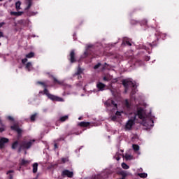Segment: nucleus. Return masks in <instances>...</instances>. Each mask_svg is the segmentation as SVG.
Returning a JSON list of instances; mask_svg holds the SVG:
<instances>
[{"mask_svg":"<svg viewBox=\"0 0 179 179\" xmlns=\"http://www.w3.org/2000/svg\"><path fill=\"white\" fill-rule=\"evenodd\" d=\"M101 66V64L98 63L96 65L94 66V69H99L100 66Z\"/></svg>","mask_w":179,"mask_h":179,"instance_id":"cd10ccee","label":"nucleus"},{"mask_svg":"<svg viewBox=\"0 0 179 179\" xmlns=\"http://www.w3.org/2000/svg\"><path fill=\"white\" fill-rule=\"evenodd\" d=\"M57 144H55V148L57 149Z\"/></svg>","mask_w":179,"mask_h":179,"instance_id":"a18cd8bd","label":"nucleus"},{"mask_svg":"<svg viewBox=\"0 0 179 179\" xmlns=\"http://www.w3.org/2000/svg\"><path fill=\"white\" fill-rule=\"evenodd\" d=\"M62 176H63V177H69L71 178L73 177V172L70 171L69 170H64L62 171Z\"/></svg>","mask_w":179,"mask_h":179,"instance_id":"423d86ee","label":"nucleus"},{"mask_svg":"<svg viewBox=\"0 0 179 179\" xmlns=\"http://www.w3.org/2000/svg\"><path fill=\"white\" fill-rule=\"evenodd\" d=\"M3 24H5V22L0 23V27H2V26H3Z\"/></svg>","mask_w":179,"mask_h":179,"instance_id":"c9c22d12","label":"nucleus"},{"mask_svg":"<svg viewBox=\"0 0 179 179\" xmlns=\"http://www.w3.org/2000/svg\"><path fill=\"white\" fill-rule=\"evenodd\" d=\"M11 129H13V131H16V132H17V134H22V129H19L16 126H12Z\"/></svg>","mask_w":179,"mask_h":179,"instance_id":"2eb2a0df","label":"nucleus"},{"mask_svg":"<svg viewBox=\"0 0 179 179\" xmlns=\"http://www.w3.org/2000/svg\"><path fill=\"white\" fill-rule=\"evenodd\" d=\"M37 83H38V85H43L44 87H45V85H44V83L38 82Z\"/></svg>","mask_w":179,"mask_h":179,"instance_id":"473e14b6","label":"nucleus"},{"mask_svg":"<svg viewBox=\"0 0 179 179\" xmlns=\"http://www.w3.org/2000/svg\"><path fill=\"white\" fill-rule=\"evenodd\" d=\"M122 153H124V150H121L118 152L116 153L114 158L116 159V160L118 162L121 159L120 156H122Z\"/></svg>","mask_w":179,"mask_h":179,"instance_id":"f8f14e48","label":"nucleus"},{"mask_svg":"<svg viewBox=\"0 0 179 179\" xmlns=\"http://www.w3.org/2000/svg\"><path fill=\"white\" fill-rule=\"evenodd\" d=\"M78 125L80 127H89L90 125V122H80V123H78Z\"/></svg>","mask_w":179,"mask_h":179,"instance_id":"ddd939ff","label":"nucleus"},{"mask_svg":"<svg viewBox=\"0 0 179 179\" xmlns=\"http://www.w3.org/2000/svg\"><path fill=\"white\" fill-rule=\"evenodd\" d=\"M44 93L46 94V96H48V99L52 100V101H64V99L50 94L47 88L44 89Z\"/></svg>","mask_w":179,"mask_h":179,"instance_id":"f03ea898","label":"nucleus"},{"mask_svg":"<svg viewBox=\"0 0 179 179\" xmlns=\"http://www.w3.org/2000/svg\"><path fill=\"white\" fill-rule=\"evenodd\" d=\"M122 169H124V170H128V169H129V166H128L127 164L125 163H122Z\"/></svg>","mask_w":179,"mask_h":179,"instance_id":"412c9836","label":"nucleus"},{"mask_svg":"<svg viewBox=\"0 0 179 179\" xmlns=\"http://www.w3.org/2000/svg\"><path fill=\"white\" fill-rule=\"evenodd\" d=\"M71 57V62L73 64V62H75V50H72L70 53Z\"/></svg>","mask_w":179,"mask_h":179,"instance_id":"4468645a","label":"nucleus"},{"mask_svg":"<svg viewBox=\"0 0 179 179\" xmlns=\"http://www.w3.org/2000/svg\"><path fill=\"white\" fill-rule=\"evenodd\" d=\"M20 5H22V3L20 1H17L15 3V8L17 9V10H20Z\"/></svg>","mask_w":179,"mask_h":179,"instance_id":"6ab92c4d","label":"nucleus"},{"mask_svg":"<svg viewBox=\"0 0 179 179\" xmlns=\"http://www.w3.org/2000/svg\"><path fill=\"white\" fill-rule=\"evenodd\" d=\"M33 142H34V140L29 141L28 143H24L22 144V146L19 149V152H21L22 149H30V147L31 146V143H33Z\"/></svg>","mask_w":179,"mask_h":179,"instance_id":"39448f33","label":"nucleus"},{"mask_svg":"<svg viewBox=\"0 0 179 179\" xmlns=\"http://www.w3.org/2000/svg\"><path fill=\"white\" fill-rule=\"evenodd\" d=\"M8 119L10 120V121H15V119H13V117L12 116H8Z\"/></svg>","mask_w":179,"mask_h":179,"instance_id":"c85d7f7f","label":"nucleus"},{"mask_svg":"<svg viewBox=\"0 0 179 179\" xmlns=\"http://www.w3.org/2000/svg\"><path fill=\"white\" fill-rule=\"evenodd\" d=\"M103 80H108V78H107V77H103Z\"/></svg>","mask_w":179,"mask_h":179,"instance_id":"ea45409f","label":"nucleus"},{"mask_svg":"<svg viewBox=\"0 0 179 179\" xmlns=\"http://www.w3.org/2000/svg\"><path fill=\"white\" fill-rule=\"evenodd\" d=\"M96 87L101 92H103V90H106V85L103 84V83H98L96 84Z\"/></svg>","mask_w":179,"mask_h":179,"instance_id":"9d476101","label":"nucleus"},{"mask_svg":"<svg viewBox=\"0 0 179 179\" xmlns=\"http://www.w3.org/2000/svg\"><path fill=\"white\" fill-rule=\"evenodd\" d=\"M0 37H3V33H2L1 31H0Z\"/></svg>","mask_w":179,"mask_h":179,"instance_id":"e433bc0d","label":"nucleus"},{"mask_svg":"<svg viewBox=\"0 0 179 179\" xmlns=\"http://www.w3.org/2000/svg\"><path fill=\"white\" fill-rule=\"evenodd\" d=\"M150 122H152V124H153V120H151Z\"/></svg>","mask_w":179,"mask_h":179,"instance_id":"de8ad7c7","label":"nucleus"},{"mask_svg":"<svg viewBox=\"0 0 179 179\" xmlns=\"http://www.w3.org/2000/svg\"><path fill=\"white\" fill-rule=\"evenodd\" d=\"M0 45H1V43H0Z\"/></svg>","mask_w":179,"mask_h":179,"instance_id":"864d4df0","label":"nucleus"},{"mask_svg":"<svg viewBox=\"0 0 179 179\" xmlns=\"http://www.w3.org/2000/svg\"><path fill=\"white\" fill-rule=\"evenodd\" d=\"M33 57H34V52H33L27 54L26 58L22 59V63L25 64L26 62H27V58H33Z\"/></svg>","mask_w":179,"mask_h":179,"instance_id":"6e6552de","label":"nucleus"},{"mask_svg":"<svg viewBox=\"0 0 179 179\" xmlns=\"http://www.w3.org/2000/svg\"><path fill=\"white\" fill-rule=\"evenodd\" d=\"M138 171L142 172V171H143V169L142 168H140V169H138Z\"/></svg>","mask_w":179,"mask_h":179,"instance_id":"a19ab883","label":"nucleus"},{"mask_svg":"<svg viewBox=\"0 0 179 179\" xmlns=\"http://www.w3.org/2000/svg\"><path fill=\"white\" fill-rule=\"evenodd\" d=\"M36 117H37V113H35L31 116V121H35Z\"/></svg>","mask_w":179,"mask_h":179,"instance_id":"393cba45","label":"nucleus"},{"mask_svg":"<svg viewBox=\"0 0 179 179\" xmlns=\"http://www.w3.org/2000/svg\"><path fill=\"white\" fill-rule=\"evenodd\" d=\"M105 65H107V63H105Z\"/></svg>","mask_w":179,"mask_h":179,"instance_id":"3c124183","label":"nucleus"},{"mask_svg":"<svg viewBox=\"0 0 179 179\" xmlns=\"http://www.w3.org/2000/svg\"><path fill=\"white\" fill-rule=\"evenodd\" d=\"M102 71H104V68H102Z\"/></svg>","mask_w":179,"mask_h":179,"instance_id":"09e8293b","label":"nucleus"},{"mask_svg":"<svg viewBox=\"0 0 179 179\" xmlns=\"http://www.w3.org/2000/svg\"><path fill=\"white\" fill-rule=\"evenodd\" d=\"M78 73H80V70H79V71H78Z\"/></svg>","mask_w":179,"mask_h":179,"instance_id":"49530a36","label":"nucleus"},{"mask_svg":"<svg viewBox=\"0 0 179 179\" xmlns=\"http://www.w3.org/2000/svg\"><path fill=\"white\" fill-rule=\"evenodd\" d=\"M66 120H68V115L63 116L60 118V121H62V122H64V121H66Z\"/></svg>","mask_w":179,"mask_h":179,"instance_id":"b1692460","label":"nucleus"},{"mask_svg":"<svg viewBox=\"0 0 179 179\" xmlns=\"http://www.w3.org/2000/svg\"><path fill=\"white\" fill-rule=\"evenodd\" d=\"M10 173H13V171H8L7 172V174H10Z\"/></svg>","mask_w":179,"mask_h":179,"instance_id":"4c0bfd02","label":"nucleus"},{"mask_svg":"<svg viewBox=\"0 0 179 179\" xmlns=\"http://www.w3.org/2000/svg\"><path fill=\"white\" fill-rule=\"evenodd\" d=\"M1 1H3V0H0L1 2Z\"/></svg>","mask_w":179,"mask_h":179,"instance_id":"603ef678","label":"nucleus"},{"mask_svg":"<svg viewBox=\"0 0 179 179\" xmlns=\"http://www.w3.org/2000/svg\"><path fill=\"white\" fill-rule=\"evenodd\" d=\"M8 142H9V139L6 138H1L0 139V149H2L5 145V143H8Z\"/></svg>","mask_w":179,"mask_h":179,"instance_id":"1a4fd4ad","label":"nucleus"},{"mask_svg":"<svg viewBox=\"0 0 179 179\" xmlns=\"http://www.w3.org/2000/svg\"><path fill=\"white\" fill-rule=\"evenodd\" d=\"M138 176L141 178H146L148 177V173H138Z\"/></svg>","mask_w":179,"mask_h":179,"instance_id":"a211bd4d","label":"nucleus"},{"mask_svg":"<svg viewBox=\"0 0 179 179\" xmlns=\"http://www.w3.org/2000/svg\"><path fill=\"white\" fill-rule=\"evenodd\" d=\"M132 148H133L134 150H135L136 152H138V150H139V145H138L134 144L132 145Z\"/></svg>","mask_w":179,"mask_h":179,"instance_id":"5701e85b","label":"nucleus"},{"mask_svg":"<svg viewBox=\"0 0 179 179\" xmlns=\"http://www.w3.org/2000/svg\"><path fill=\"white\" fill-rule=\"evenodd\" d=\"M122 84L125 88V90H124L125 93H127V92L128 91V87H135V86H136L135 83L132 82V80L131 79L124 80L122 81Z\"/></svg>","mask_w":179,"mask_h":179,"instance_id":"7ed1b4c3","label":"nucleus"},{"mask_svg":"<svg viewBox=\"0 0 179 179\" xmlns=\"http://www.w3.org/2000/svg\"><path fill=\"white\" fill-rule=\"evenodd\" d=\"M105 106L108 110H111V108L113 107L114 110H117V104L114 103L113 99H108L105 102Z\"/></svg>","mask_w":179,"mask_h":179,"instance_id":"20e7f679","label":"nucleus"},{"mask_svg":"<svg viewBox=\"0 0 179 179\" xmlns=\"http://www.w3.org/2000/svg\"><path fill=\"white\" fill-rule=\"evenodd\" d=\"M54 80H55V82H57V83H58V85H61V83L57 78H54Z\"/></svg>","mask_w":179,"mask_h":179,"instance_id":"7c9ffc66","label":"nucleus"},{"mask_svg":"<svg viewBox=\"0 0 179 179\" xmlns=\"http://www.w3.org/2000/svg\"><path fill=\"white\" fill-rule=\"evenodd\" d=\"M38 169V164L34 163L33 164V173H37Z\"/></svg>","mask_w":179,"mask_h":179,"instance_id":"f3484780","label":"nucleus"},{"mask_svg":"<svg viewBox=\"0 0 179 179\" xmlns=\"http://www.w3.org/2000/svg\"><path fill=\"white\" fill-rule=\"evenodd\" d=\"M124 114V111H117L115 113V116L111 117V120L112 121H117V118H121V115Z\"/></svg>","mask_w":179,"mask_h":179,"instance_id":"0eeeda50","label":"nucleus"},{"mask_svg":"<svg viewBox=\"0 0 179 179\" xmlns=\"http://www.w3.org/2000/svg\"><path fill=\"white\" fill-rule=\"evenodd\" d=\"M10 15L13 16H22L23 15V12L19 11V12H10Z\"/></svg>","mask_w":179,"mask_h":179,"instance_id":"dca6fc26","label":"nucleus"},{"mask_svg":"<svg viewBox=\"0 0 179 179\" xmlns=\"http://www.w3.org/2000/svg\"><path fill=\"white\" fill-rule=\"evenodd\" d=\"M30 6H31V3H29V6H28V7H27V9H29V8H30Z\"/></svg>","mask_w":179,"mask_h":179,"instance_id":"f704fd0d","label":"nucleus"},{"mask_svg":"<svg viewBox=\"0 0 179 179\" xmlns=\"http://www.w3.org/2000/svg\"><path fill=\"white\" fill-rule=\"evenodd\" d=\"M124 157L126 160H132V159H134V157L131 155H126Z\"/></svg>","mask_w":179,"mask_h":179,"instance_id":"4be33fe9","label":"nucleus"},{"mask_svg":"<svg viewBox=\"0 0 179 179\" xmlns=\"http://www.w3.org/2000/svg\"><path fill=\"white\" fill-rule=\"evenodd\" d=\"M92 47H93V45H87V48H92Z\"/></svg>","mask_w":179,"mask_h":179,"instance_id":"72a5a7b5","label":"nucleus"},{"mask_svg":"<svg viewBox=\"0 0 179 179\" xmlns=\"http://www.w3.org/2000/svg\"><path fill=\"white\" fill-rule=\"evenodd\" d=\"M136 115H138V118H140L141 120L143 119L145 117V110H143V109H138L136 114L134 113L133 117H131V118L129 119L126 123L124 127L125 131H130V129H132L134 124H135Z\"/></svg>","mask_w":179,"mask_h":179,"instance_id":"f257e3e1","label":"nucleus"},{"mask_svg":"<svg viewBox=\"0 0 179 179\" xmlns=\"http://www.w3.org/2000/svg\"><path fill=\"white\" fill-rule=\"evenodd\" d=\"M0 125H1L2 127L0 128V132H3L5 131V127H3V124H2V122H0Z\"/></svg>","mask_w":179,"mask_h":179,"instance_id":"bb28decb","label":"nucleus"},{"mask_svg":"<svg viewBox=\"0 0 179 179\" xmlns=\"http://www.w3.org/2000/svg\"><path fill=\"white\" fill-rule=\"evenodd\" d=\"M82 117H79L78 120H81Z\"/></svg>","mask_w":179,"mask_h":179,"instance_id":"8fccbe9b","label":"nucleus"},{"mask_svg":"<svg viewBox=\"0 0 179 179\" xmlns=\"http://www.w3.org/2000/svg\"><path fill=\"white\" fill-rule=\"evenodd\" d=\"M145 127H148V128H150V127H153V124H150V125H149V124H144Z\"/></svg>","mask_w":179,"mask_h":179,"instance_id":"2f4dec72","label":"nucleus"},{"mask_svg":"<svg viewBox=\"0 0 179 179\" xmlns=\"http://www.w3.org/2000/svg\"><path fill=\"white\" fill-rule=\"evenodd\" d=\"M127 45H129V46L131 45V43H129V42H127Z\"/></svg>","mask_w":179,"mask_h":179,"instance_id":"37998d69","label":"nucleus"},{"mask_svg":"<svg viewBox=\"0 0 179 179\" xmlns=\"http://www.w3.org/2000/svg\"><path fill=\"white\" fill-rule=\"evenodd\" d=\"M54 80H55V82H57V83H58V85H61V83L57 78H54Z\"/></svg>","mask_w":179,"mask_h":179,"instance_id":"c756f323","label":"nucleus"},{"mask_svg":"<svg viewBox=\"0 0 179 179\" xmlns=\"http://www.w3.org/2000/svg\"><path fill=\"white\" fill-rule=\"evenodd\" d=\"M126 106L128 107V100L125 101Z\"/></svg>","mask_w":179,"mask_h":179,"instance_id":"79ce46f5","label":"nucleus"},{"mask_svg":"<svg viewBox=\"0 0 179 179\" xmlns=\"http://www.w3.org/2000/svg\"><path fill=\"white\" fill-rule=\"evenodd\" d=\"M62 162H63V163H65V162H66V159H62Z\"/></svg>","mask_w":179,"mask_h":179,"instance_id":"58836bf2","label":"nucleus"},{"mask_svg":"<svg viewBox=\"0 0 179 179\" xmlns=\"http://www.w3.org/2000/svg\"><path fill=\"white\" fill-rule=\"evenodd\" d=\"M13 176L12 175H10V179H13Z\"/></svg>","mask_w":179,"mask_h":179,"instance_id":"c03bdc74","label":"nucleus"},{"mask_svg":"<svg viewBox=\"0 0 179 179\" xmlns=\"http://www.w3.org/2000/svg\"><path fill=\"white\" fill-rule=\"evenodd\" d=\"M17 145H19V143L17 141H15L12 145V149H16V148H17Z\"/></svg>","mask_w":179,"mask_h":179,"instance_id":"a878e982","label":"nucleus"},{"mask_svg":"<svg viewBox=\"0 0 179 179\" xmlns=\"http://www.w3.org/2000/svg\"><path fill=\"white\" fill-rule=\"evenodd\" d=\"M25 68L27 69V71H28L29 72H30V71H33V69H34V67H33V63L31 62H27L25 64Z\"/></svg>","mask_w":179,"mask_h":179,"instance_id":"9b49d317","label":"nucleus"},{"mask_svg":"<svg viewBox=\"0 0 179 179\" xmlns=\"http://www.w3.org/2000/svg\"><path fill=\"white\" fill-rule=\"evenodd\" d=\"M30 163V161L22 159L21 164L22 166H26V164H29Z\"/></svg>","mask_w":179,"mask_h":179,"instance_id":"aec40b11","label":"nucleus"}]
</instances>
